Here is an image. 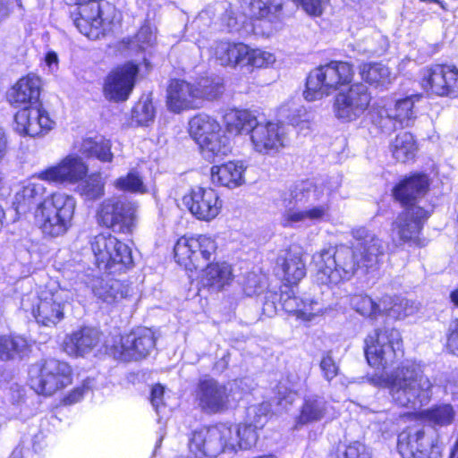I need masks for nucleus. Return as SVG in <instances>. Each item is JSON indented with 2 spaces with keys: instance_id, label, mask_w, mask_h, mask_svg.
<instances>
[{
  "instance_id": "nucleus-51",
  "label": "nucleus",
  "mask_w": 458,
  "mask_h": 458,
  "mask_svg": "<svg viewBox=\"0 0 458 458\" xmlns=\"http://www.w3.org/2000/svg\"><path fill=\"white\" fill-rule=\"evenodd\" d=\"M79 191L89 199H95L104 195V184L99 175L92 174L81 181Z\"/></svg>"
},
{
  "instance_id": "nucleus-58",
  "label": "nucleus",
  "mask_w": 458,
  "mask_h": 458,
  "mask_svg": "<svg viewBox=\"0 0 458 458\" xmlns=\"http://www.w3.org/2000/svg\"><path fill=\"white\" fill-rule=\"evenodd\" d=\"M309 14L318 16L323 12V6L327 0H293Z\"/></svg>"
},
{
  "instance_id": "nucleus-24",
  "label": "nucleus",
  "mask_w": 458,
  "mask_h": 458,
  "mask_svg": "<svg viewBox=\"0 0 458 458\" xmlns=\"http://www.w3.org/2000/svg\"><path fill=\"white\" fill-rule=\"evenodd\" d=\"M138 72V66L132 63H127L112 71L105 80V98L114 102L126 100L132 91Z\"/></svg>"
},
{
  "instance_id": "nucleus-27",
  "label": "nucleus",
  "mask_w": 458,
  "mask_h": 458,
  "mask_svg": "<svg viewBox=\"0 0 458 458\" xmlns=\"http://www.w3.org/2000/svg\"><path fill=\"white\" fill-rule=\"evenodd\" d=\"M198 89L183 80H172L167 88L166 106L173 113L200 108Z\"/></svg>"
},
{
  "instance_id": "nucleus-50",
  "label": "nucleus",
  "mask_w": 458,
  "mask_h": 458,
  "mask_svg": "<svg viewBox=\"0 0 458 458\" xmlns=\"http://www.w3.org/2000/svg\"><path fill=\"white\" fill-rule=\"evenodd\" d=\"M270 411L271 405L268 403L250 405L247 409L245 422L258 429L261 428L267 423Z\"/></svg>"
},
{
  "instance_id": "nucleus-4",
  "label": "nucleus",
  "mask_w": 458,
  "mask_h": 458,
  "mask_svg": "<svg viewBox=\"0 0 458 458\" xmlns=\"http://www.w3.org/2000/svg\"><path fill=\"white\" fill-rule=\"evenodd\" d=\"M389 393L395 403L415 408L428 403L432 394V383L423 375L420 363L406 360L387 377Z\"/></svg>"
},
{
  "instance_id": "nucleus-21",
  "label": "nucleus",
  "mask_w": 458,
  "mask_h": 458,
  "mask_svg": "<svg viewBox=\"0 0 458 458\" xmlns=\"http://www.w3.org/2000/svg\"><path fill=\"white\" fill-rule=\"evenodd\" d=\"M422 88L437 96H458V69L452 65L435 64L423 71Z\"/></svg>"
},
{
  "instance_id": "nucleus-1",
  "label": "nucleus",
  "mask_w": 458,
  "mask_h": 458,
  "mask_svg": "<svg viewBox=\"0 0 458 458\" xmlns=\"http://www.w3.org/2000/svg\"><path fill=\"white\" fill-rule=\"evenodd\" d=\"M352 247L339 246L316 252L312 261L319 284L337 285L350 280L358 269H375L382 259L386 245L373 232L365 227L352 229Z\"/></svg>"
},
{
  "instance_id": "nucleus-20",
  "label": "nucleus",
  "mask_w": 458,
  "mask_h": 458,
  "mask_svg": "<svg viewBox=\"0 0 458 458\" xmlns=\"http://www.w3.org/2000/svg\"><path fill=\"white\" fill-rule=\"evenodd\" d=\"M88 170L81 157L68 155L56 165L40 171L37 179L55 184H75L86 177Z\"/></svg>"
},
{
  "instance_id": "nucleus-44",
  "label": "nucleus",
  "mask_w": 458,
  "mask_h": 458,
  "mask_svg": "<svg viewBox=\"0 0 458 458\" xmlns=\"http://www.w3.org/2000/svg\"><path fill=\"white\" fill-rule=\"evenodd\" d=\"M351 306L360 315L376 319L383 315L382 298L377 302L367 294L352 296Z\"/></svg>"
},
{
  "instance_id": "nucleus-43",
  "label": "nucleus",
  "mask_w": 458,
  "mask_h": 458,
  "mask_svg": "<svg viewBox=\"0 0 458 458\" xmlns=\"http://www.w3.org/2000/svg\"><path fill=\"white\" fill-rule=\"evenodd\" d=\"M456 412L454 407L449 403L437 404L423 412L424 419L428 421L433 427H446L451 425Z\"/></svg>"
},
{
  "instance_id": "nucleus-55",
  "label": "nucleus",
  "mask_w": 458,
  "mask_h": 458,
  "mask_svg": "<svg viewBox=\"0 0 458 458\" xmlns=\"http://www.w3.org/2000/svg\"><path fill=\"white\" fill-rule=\"evenodd\" d=\"M156 41V31L155 29L149 24H144L139 30L135 37V42L138 47L144 50L148 47H151Z\"/></svg>"
},
{
  "instance_id": "nucleus-45",
  "label": "nucleus",
  "mask_w": 458,
  "mask_h": 458,
  "mask_svg": "<svg viewBox=\"0 0 458 458\" xmlns=\"http://www.w3.org/2000/svg\"><path fill=\"white\" fill-rule=\"evenodd\" d=\"M361 78L369 84L385 85L390 81L389 69L382 64H365L360 68Z\"/></svg>"
},
{
  "instance_id": "nucleus-29",
  "label": "nucleus",
  "mask_w": 458,
  "mask_h": 458,
  "mask_svg": "<svg viewBox=\"0 0 458 458\" xmlns=\"http://www.w3.org/2000/svg\"><path fill=\"white\" fill-rule=\"evenodd\" d=\"M100 342L99 331L93 327H82L65 336L64 351L70 356H84Z\"/></svg>"
},
{
  "instance_id": "nucleus-5",
  "label": "nucleus",
  "mask_w": 458,
  "mask_h": 458,
  "mask_svg": "<svg viewBox=\"0 0 458 458\" xmlns=\"http://www.w3.org/2000/svg\"><path fill=\"white\" fill-rule=\"evenodd\" d=\"M73 297L72 290L61 287L53 281L37 293L24 295L21 307L25 312H30L38 324L53 327L63 320L65 308Z\"/></svg>"
},
{
  "instance_id": "nucleus-56",
  "label": "nucleus",
  "mask_w": 458,
  "mask_h": 458,
  "mask_svg": "<svg viewBox=\"0 0 458 458\" xmlns=\"http://www.w3.org/2000/svg\"><path fill=\"white\" fill-rule=\"evenodd\" d=\"M320 369L326 380L331 381L338 374V366L333 360L330 353L323 355L320 361Z\"/></svg>"
},
{
  "instance_id": "nucleus-8",
  "label": "nucleus",
  "mask_w": 458,
  "mask_h": 458,
  "mask_svg": "<svg viewBox=\"0 0 458 458\" xmlns=\"http://www.w3.org/2000/svg\"><path fill=\"white\" fill-rule=\"evenodd\" d=\"M245 381L246 379H235L222 384L211 377L201 378L196 388V400L199 407L206 413H218L226 411L248 390Z\"/></svg>"
},
{
  "instance_id": "nucleus-11",
  "label": "nucleus",
  "mask_w": 458,
  "mask_h": 458,
  "mask_svg": "<svg viewBox=\"0 0 458 458\" xmlns=\"http://www.w3.org/2000/svg\"><path fill=\"white\" fill-rule=\"evenodd\" d=\"M401 334L394 328L376 329L365 339V356L368 363L385 369L403 356Z\"/></svg>"
},
{
  "instance_id": "nucleus-19",
  "label": "nucleus",
  "mask_w": 458,
  "mask_h": 458,
  "mask_svg": "<svg viewBox=\"0 0 458 458\" xmlns=\"http://www.w3.org/2000/svg\"><path fill=\"white\" fill-rule=\"evenodd\" d=\"M78 4L71 12L73 25L89 39H98L105 35L108 22L103 18V11L98 0H78Z\"/></svg>"
},
{
  "instance_id": "nucleus-15",
  "label": "nucleus",
  "mask_w": 458,
  "mask_h": 458,
  "mask_svg": "<svg viewBox=\"0 0 458 458\" xmlns=\"http://www.w3.org/2000/svg\"><path fill=\"white\" fill-rule=\"evenodd\" d=\"M136 202L120 197L105 199L97 211L98 223L119 233H129L136 222Z\"/></svg>"
},
{
  "instance_id": "nucleus-53",
  "label": "nucleus",
  "mask_w": 458,
  "mask_h": 458,
  "mask_svg": "<svg viewBox=\"0 0 458 458\" xmlns=\"http://www.w3.org/2000/svg\"><path fill=\"white\" fill-rule=\"evenodd\" d=\"M200 432H202V428L197 429L191 434L189 440L190 454L188 456H179L177 458H212L219 454V453H212L209 450V437H205L206 439L200 443V445L193 443L196 435Z\"/></svg>"
},
{
  "instance_id": "nucleus-22",
  "label": "nucleus",
  "mask_w": 458,
  "mask_h": 458,
  "mask_svg": "<svg viewBox=\"0 0 458 458\" xmlns=\"http://www.w3.org/2000/svg\"><path fill=\"white\" fill-rule=\"evenodd\" d=\"M55 124L48 112L39 106L23 107L14 116V130L22 136H44Z\"/></svg>"
},
{
  "instance_id": "nucleus-7",
  "label": "nucleus",
  "mask_w": 458,
  "mask_h": 458,
  "mask_svg": "<svg viewBox=\"0 0 458 458\" xmlns=\"http://www.w3.org/2000/svg\"><path fill=\"white\" fill-rule=\"evenodd\" d=\"M189 132L199 145L203 157L214 162L231 152L229 137L219 122L205 113L198 114L189 122Z\"/></svg>"
},
{
  "instance_id": "nucleus-39",
  "label": "nucleus",
  "mask_w": 458,
  "mask_h": 458,
  "mask_svg": "<svg viewBox=\"0 0 458 458\" xmlns=\"http://www.w3.org/2000/svg\"><path fill=\"white\" fill-rule=\"evenodd\" d=\"M111 148L110 140L87 138L82 140L80 152L89 158H96L102 163H111L114 158Z\"/></svg>"
},
{
  "instance_id": "nucleus-42",
  "label": "nucleus",
  "mask_w": 458,
  "mask_h": 458,
  "mask_svg": "<svg viewBox=\"0 0 458 458\" xmlns=\"http://www.w3.org/2000/svg\"><path fill=\"white\" fill-rule=\"evenodd\" d=\"M416 149L413 136L406 131L399 133L391 145L393 157L402 163L411 160L415 156Z\"/></svg>"
},
{
  "instance_id": "nucleus-48",
  "label": "nucleus",
  "mask_w": 458,
  "mask_h": 458,
  "mask_svg": "<svg viewBox=\"0 0 458 458\" xmlns=\"http://www.w3.org/2000/svg\"><path fill=\"white\" fill-rule=\"evenodd\" d=\"M333 458H372L369 449L360 441L339 445Z\"/></svg>"
},
{
  "instance_id": "nucleus-32",
  "label": "nucleus",
  "mask_w": 458,
  "mask_h": 458,
  "mask_svg": "<svg viewBox=\"0 0 458 458\" xmlns=\"http://www.w3.org/2000/svg\"><path fill=\"white\" fill-rule=\"evenodd\" d=\"M277 267L282 271L283 279L291 284L299 283L306 275V267L299 248L290 249L277 258Z\"/></svg>"
},
{
  "instance_id": "nucleus-46",
  "label": "nucleus",
  "mask_w": 458,
  "mask_h": 458,
  "mask_svg": "<svg viewBox=\"0 0 458 458\" xmlns=\"http://www.w3.org/2000/svg\"><path fill=\"white\" fill-rule=\"evenodd\" d=\"M114 186L123 191L134 193H146L147 186L143 182L142 176L136 170L130 171L125 176H121L114 182Z\"/></svg>"
},
{
  "instance_id": "nucleus-60",
  "label": "nucleus",
  "mask_w": 458,
  "mask_h": 458,
  "mask_svg": "<svg viewBox=\"0 0 458 458\" xmlns=\"http://www.w3.org/2000/svg\"><path fill=\"white\" fill-rule=\"evenodd\" d=\"M165 388L161 385H156L151 389L150 402L157 414L164 412L165 403H163Z\"/></svg>"
},
{
  "instance_id": "nucleus-25",
  "label": "nucleus",
  "mask_w": 458,
  "mask_h": 458,
  "mask_svg": "<svg viewBox=\"0 0 458 458\" xmlns=\"http://www.w3.org/2000/svg\"><path fill=\"white\" fill-rule=\"evenodd\" d=\"M184 205L199 220L210 221L216 217L222 208V200L211 188L196 187L183 197Z\"/></svg>"
},
{
  "instance_id": "nucleus-10",
  "label": "nucleus",
  "mask_w": 458,
  "mask_h": 458,
  "mask_svg": "<svg viewBox=\"0 0 458 458\" xmlns=\"http://www.w3.org/2000/svg\"><path fill=\"white\" fill-rule=\"evenodd\" d=\"M397 449L403 458H443L445 445L434 429L414 427L398 435Z\"/></svg>"
},
{
  "instance_id": "nucleus-33",
  "label": "nucleus",
  "mask_w": 458,
  "mask_h": 458,
  "mask_svg": "<svg viewBox=\"0 0 458 458\" xmlns=\"http://www.w3.org/2000/svg\"><path fill=\"white\" fill-rule=\"evenodd\" d=\"M246 166L242 162H227L221 165L213 166L211 180L214 184L234 189L245 182L244 172Z\"/></svg>"
},
{
  "instance_id": "nucleus-2",
  "label": "nucleus",
  "mask_w": 458,
  "mask_h": 458,
  "mask_svg": "<svg viewBox=\"0 0 458 458\" xmlns=\"http://www.w3.org/2000/svg\"><path fill=\"white\" fill-rule=\"evenodd\" d=\"M46 188L40 182L30 181L15 194L18 213H26L37 205L34 218L45 236L56 238L66 233L72 225L76 208L75 199L64 192H54L43 199Z\"/></svg>"
},
{
  "instance_id": "nucleus-30",
  "label": "nucleus",
  "mask_w": 458,
  "mask_h": 458,
  "mask_svg": "<svg viewBox=\"0 0 458 458\" xmlns=\"http://www.w3.org/2000/svg\"><path fill=\"white\" fill-rule=\"evenodd\" d=\"M94 295L107 304H117L130 298L131 289L124 283L113 278L96 277L91 282Z\"/></svg>"
},
{
  "instance_id": "nucleus-63",
  "label": "nucleus",
  "mask_w": 458,
  "mask_h": 458,
  "mask_svg": "<svg viewBox=\"0 0 458 458\" xmlns=\"http://www.w3.org/2000/svg\"><path fill=\"white\" fill-rule=\"evenodd\" d=\"M376 422L378 424L382 423V426H379V430L383 433L388 432L392 426L394 425V421L392 419L387 418V414L386 412H378L376 415Z\"/></svg>"
},
{
  "instance_id": "nucleus-17",
  "label": "nucleus",
  "mask_w": 458,
  "mask_h": 458,
  "mask_svg": "<svg viewBox=\"0 0 458 458\" xmlns=\"http://www.w3.org/2000/svg\"><path fill=\"white\" fill-rule=\"evenodd\" d=\"M154 333L148 327H138L120 337L119 342L111 348L112 354L117 360L131 361L147 357L155 348Z\"/></svg>"
},
{
  "instance_id": "nucleus-26",
  "label": "nucleus",
  "mask_w": 458,
  "mask_h": 458,
  "mask_svg": "<svg viewBox=\"0 0 458 458\" xmlns=\"http://www.w3.org/2000/svg\"><path fill=\"white\" fill-rule=\"evenodd\" d=\"M252 148L256 152L270 155L284 147L286 133L284 126L276 123H261L258 121L250 133Z\"/></svg>"
},
{
  "instance_id": "nucleus-9",
  "label": "nucleus",
  "mask_w": 458,
  "mask_h": 458,
  "mask_svg": "<svg viewBox=\"0 0 458 458\" xmlns=\"http://www.w3.org/2000/svg\"><path fill=\"white\" fill-rule=\"evenodd\" d=\"M352 77L353 69L349 63L332 61L310 72L304 97L308 101L320 99L341 86L349 84Z\"/></svg>"
},
{
  "instance_id": "nucleus-23",
  "label": "nucleus",
  "mask_w": 458,
  "mask_h": 458,
  "mask_svg": "<svg viewBox=\"0 0 458 458\" xmlns=\"http://www.w3.org/2000/svg\"><path fill=\"white\" fill-rule=\"evenodd\" d=\"M428 212L420 207H410L400 213L392 225V233L402 242L421 246L420 237Z\"/></svg>"
},
{
  "instance_id": "nucleus-62",
  "label": "nucleus",
  "mask_w": 458,
  "mask_h": 458,
  "mask_svg": "<svg viewBox=\"0 0 458 458\" xmlns=\"http://www.w3.org/2000/svg\"><path fill=\"white\" fill-rule=\"evenodd\" d=\"M86 390L87 388L84 386L75 387L63 399V403L65 405H72L80 402L82 399Z\"/></svg>"
},
{
  "instance_id": "nucleus-40",
  "label": "nucleus",
  "mask_w": 458,
  "mask_h": 458,
  "mask_svg": "<svg viewBox=\"0 0 458 458\" xmlns=\"http://www.w3.org/2000/svg\"><path fill=\"white\" fill-rule=\"evenodd\" d=\"M382 306L383 315L387 314L389 317L397 319L411 316L417 310V307L413 301L400 297L393 299L388 295L382 297Z\"/></svg>"
},
{
  "instance_id": "nucleus-57",
  "label": "nucleus",
  "mask_w": 458,
  "mask_h": 458,
  "mask_svg": "<svg viewBox=\"0 0 458 458\" xmlns=\"http://www.w3.org/2000/svg\"><path fill=\"white\" fill-rule=\"evenodd\" d=\"M446 348L451 353L458 356V318L449 325Z\"/></svg>"
},
{
  "instance_id": "nucleus-38",
  "label": "nucleus",
  "mask_w": 458,
  "mask_h": 458,
  "mask_svg": "<svg viewBox=\"0 0 458 458\" xmlns=\"http://www.w3.org/2000/svg\"><path fill=\"white\" fill-rule=\"evenodd\" d=\"M249 15L257 19L275 21L282 10L283 0H239Z\"/></svg>"
},
{
  "instance_id": "nucleus-36",
  "label": "nucleus",
  "mask_w": 458,
  "mask_h": 458,
  "mask_svg": "<svg viewBox=\"0 0 458 458\" xmlns=\"http://www.w3.org/2000/svg\"><path fill=\"white\" fill-rule=\"evenodd\" d=\"M327 412V403L324 397L308 395L303 399L300 414L296 418V428L321 420Z\"/></svg>"
},
{
  "instance_id": "nucleus-41",
  "label": "nucleus",
  "mask_w": 458,
  "mask_h": 458,
  "mask_svg": "<svg viewBox=\"0 0 458 458\" xmlns=\"http://www.w3.org/2000/svg\"><path fill=\"white\" fill-rule=\"evenodd\" d=\"M29 349L27 339L21 335L0 336V360H8L21 356Z\"/></svg>"
},
{
  "instance_id": "nucleus-16",
  "label": "nucleus",
  "mask_w": 458,
  "mask_h": 458,
  "mask_svg": "<svg viewBox=\"0 0 458 458\" xmlns=\"http://www.w3.org/2000/svg\"><path fill=\"white\" fill-rule=\"evenodd\" d=\"M217 249L214 238L206 234L180 238L174 249L176 261L188 270L197 269L209 260Z\"/></svg>"
},
{
  "instance_id": "nucleus-13",
  "label": "nucleus",
  "mask_w": 458,
  "mask_h": 458,
  "mask_svg": "<svg viewBox=\"0 0 458 458\" xmlns=\"http://www.w3.org/2000/svg\"><path fill=\"white\" fill-rule=\"evenodd\" d=\"M419 98L418 96H411L394 104L383 99L377 101L369 112V119L384 133L394 131L398 124L409 126L416 117L414 103Z\"/></svg>"
},
{
  "instance_id": "nucleus-61",
  "label": "nucleus",
  "mask_w": 458,
  "mask_h": 458,
  "mask_svg": "<svg viewBox=\"0 0 458 458\" xmlns=\"http://www.w3.org/2000/svg\"><path fill=\"white\" fill-rule=\"evenodd\" d=\"M262 284L259 276L254 274H249L244 283L243 291L248 296L259 294L262 291Z\"/></svg>"
},
{
  "instance_id": "nucleus-31",
  "label": "nucleus",
  "mask_w": 458,
  "mask_h": 458,
  "mask_svg": "<svg viewBox=\"0 0 458 458\" xmlns=\"http://www.w3.org/2000/svg\"><path fill=\"white\" fill-rule=\"evenodd\" d=\"M428 189V177L425 174H414L394 187V196L403 206L416 207L413 202L421 198Z\"/></svg>"
},
{
  "instance_id": "nucleus-52",
  "label": "nucleus",
  "mask_w": 458,
  "mask_h": 458,
  "mask_svg": "<svg viewBox=\"0 0 458 458\" xmlns=\"http://www.w3.org/2000/svg\"><path fill=\"white\" fill-rule=\"evenodd\" d=\"M154 117L155 109L148 98L140 99L132 110V120L139 125L148 126Z\"/></svg>"
},
{
  "instance_id": "nucleus-49",
  "label": "nucleus",
  "mask_w": 458,
  "mask_h": 458,
  "mask_svg": "<svg viewBox=\"0 0 458 458\" xmlns=\"http://www.w3.org/2000/svg\"><path fill=\"white\" fill-rule=\"evenodd\" d=\"M276 62L273 53L259 48H250L248 46V54L244 56L243 65L254 68H266Z\"/></svg>"
},
{
  "instance_id": "nucleus-3",
  "label": "nucleus",
  "mask_w": 458,
  "mask_h": 458,
  "mask_svg": "<svg viewBox=\"0 0 458 458\" xmlns=\"http://www.w3.org/2000/svg\"><path fill=\"white\" fill-rule=\"evenodd\" d=\"M338 186L337 181L318 184L307 181L296 184L289 198H284L285 210L282 225L284 227H310L328 220L330 206L327 201Z\"/></svg>"
},
{
  "instance_id": "nucleus-14",
  "label": "nucleus",
  "mask_w": 458,
  "mask_h": 458,
  "mask_svg": "<svg viewBox=\"0 0 458 458\" xmlns=\"http://www.w3.org/2000/svg\"><path fill=\"white\" fill-rule=\"evenodd\" d=\"M95 262L100 270L121 272L132 264L130 248L110 233H99L90 241Z\"/></svg>"
},
{
  "instance_id": "nucleus-47",
  "label": "nucleus",
  "mask_w": 458,
  "mask_h": 458,
  "mask_svg": "<svg viewBox=\"0 0 458 458\" xmlns=\"http://www.w3.org/2000/svg\"><path fill=\"white\" fill-rule=\"evenodd\" d=\"M195 87L198 89L200 107H202L205 99L214 100L221 96L224 91L223 84L219 80L209 78L201 79L195 84Z\"/></svg>"
},
{
  "instance_id": "nucleus-59",
  "label": "nucleus",
  "mask_w": 458,
  "mask_h": 458,
  "mask_svg": "<svg viewBox=\"0 0 458 458\" xmlns=\"http://www.w3.org/2000/svg\"><path fill=\"white\" fill-rule=\"evenodd\" d=\"M300 300L301 299L291 295V293L288 292L283 293L280 297L283 309L287 313L294 314L296 317L297 312L301 311L299 309Z\"/></svg>"
},
{
  "instance_id": "nucleus-12",
  "label": "nucleus",
  "mask_w": 458,
  "mask_h": 458,
  "mask_svg": "<svg viewBox=\"0 0 458 458\" xmlns=\"http://www.w3.org/2000/svg\"><path fill=\"white\" fill-rule=\"evenodd\" d=\"M31 388L38 394L50 396L72 383V368L63 360L47 359L30 366Z\"/></svg>"
},
{
  "instance_id": "nucleus-64",
  "label": "nucleus",
  "mask_w": 458,
  "mask_h": 458,
  "mask_svg": "<svg viewBox=\"0 0 458 458\" xmlns=\"http://www.w3.org/2000/svg\"><path fill=\"white\" fill-rule=\"evenodd\" d=\"M45 62L50 71L54 72L57 70L59 59L57 54L55 51L50 50L46 54Z\"/></svg>"
},
{
  "instance_id": "nucleus-54",
  "label": "nucleus",
  "mask_w": 458,
  "mask_h": 458,
  "mask_svg": "<svg viewBox=\"0 0 458 458\" xmlns=\"http://www.w3.org/2000/svg\"><path fill=\"white\" fill-rule=\"evenodd\" d=\"M300 310L297 312V318L302 320L310 321L315 316L323 313L324 305L318 300L304 298L300 300Z\"/></svg>"
},
{
  "instance_id": "nucleus-35",
  "label": "nucleus",
  "mask_w": 458,
  "mask_h": 458,
  "mask_svg": "<svg viewBox=\"0 0 458 458\" xmlns=\"http://www.w3.org/2000/svg\"><path fill=\"white\" fill-rule=\"evenodd\" d=\"M212 52L221 65H243L244 56L248 54V46L242 43L220 41L214 44Z\"/></svg>"
},
{
  "instance_id": "nucleus-28",
  "label": "nucleus",
  "mask_w": 458,
  "mask_h": 458,
  "mask_svg": "<svg viewBox=\"0 0 458 458\" xmlns=\"http://www.w3.org/2000/svg\"><path fill=\"white\" fill-rule=\"evenodd\" d=\"M40 79L33 74L21 78L8 91L7 98L15 107L37 106L40 95Z\"/></svg>"
},
{
  "instance_id": "nucleus-6",
  "label": "nucleus",
  "mask_w": 458,
  "mask_h": 458,
  "mask_svg": "<svg viewBox=\"0 0 458 458\" xmlns=\"http://www.w3.org/2000/svg\"><path fill=\"white\" fill-rule=\"evenodd\" d=\"M257 429L246 422L235 427L220 423L210 428H202V432L196 435L193 443L200 445L205 437H209V450L212 453H233L238 448L246 450L256 444Z\"/></svg>"
},
{
  "instance_id": "nucleus-37",
  "label": "nucleus",
  "mask_w": 458,
  "mask_h": 458,
  "mask_svg": "<svg viewBox=\"0 0 458 458\" xmlns=\"http://www.w3.org/2000/svg\"><path fill=\"white\" fill-rule=\"evenodd\" d=\"M257 120L256 115L248 110H229L224 115L226 131L232 135L250 134Z\"/></svg>"
},
{
  "instance_id": "nucleus-34",
  "label": "nucleus",
  "mask_w": 458,
  "mask_h": 458,
  "mask_svg": "<svg viewBox=\"0 0 458 458\" xmlns=\"http://www.w3.org/2000/svg\"><path fill=\"white\" fill-rule=\"evenodd\" d=\"M234 278L232 266L225 261L208 264L202 273V283L214 291H221Z\"/></svg>"
},
{
  "instance_id": "nucleus-18",
  "label": "nucleus",
  "mask_w": 458,
  "mask_h": 458,
  "mask_svg": "<svg viewBox=\"0 0 458 458\" xmlns=\"http://www.w3.org/2000/svg\"><path fill=\"white\" fill-rule=\"evenodd\" d=\"M371 101L368 87L354 83L346 90H340L335 98V116L344 122L354 121L364 114Z\"/></svg>"
}]
</instances>
